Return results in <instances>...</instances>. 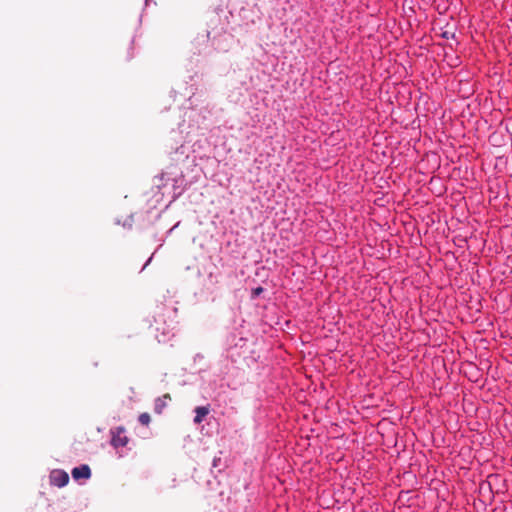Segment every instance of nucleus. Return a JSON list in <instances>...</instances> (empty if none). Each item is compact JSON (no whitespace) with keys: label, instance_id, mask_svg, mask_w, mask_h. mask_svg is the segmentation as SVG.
Segmentation results:
<instances>
[{"label":"nucleus","instance_id":"obj_9","mask_svg":"<svg viewBox=\"0 0 512 512\" xmlns=\"http://www.w3.org/2000/svg\"><path fill=\"white\" fill-rule=\"evenodd\" d=\"M218 464V461L214 460L213 466H216Z\"/></svg>","mask_w":512,"mask_h":512},{"label":"nucleus","instance_id":"obj_3","mask_svg":"<svg viewBox=\"0 0 512 512\" xmlns=\"http://www.w3.org/2000/svg\"><path fill=\"white\" fill-rule=\"evenodd\" d=\"M72 477L75 480L88 479L91 477V470L88 465H81L72 470Z\"/></svg>","mask_w":512,"mask_h":512},{"label":"nucleus","instance_id":"obj_8","mask_svg":"<svg viewBox=\"0 0 512 512\" xmlns=\"http://www.w3.org/2000/svg\"><path fill=\"white\" fill-rule=\"evenodd\" d=\"M218 464V461L214 460L213 466H216Z\"/></svg>","mask_w":512,"mask_h":512},{"label":"nucleus","instance_id":"obj_7","mask_svg":"<svg viewBox=\"0 0 512 512\" xmlns=\"http://www.w3.org/2000/svg\"><path fill=\"white\" fill-rule=\"evenodd\" d=\"M263 292V288L262 287H257L253 290L252 294L254 297H257L259 296L261 293Z\"/></svg>","mask_w":512,"mask_h":512},{"label":"nucleus","instance_id":"obj_6","mask_svg":"<svg viewBox=\"0 0 512 512\" xmlns=\"http://www.w3.org/2000/svg\"><path fill=\"white\" fill-rule=\"evenodd\" d=\"M138 420L142 425L148 426L151 422V417L148 413L144 412L139 415Z\"/></svg>","mask_w":512,"mask_h":512},{"label":"nucleus","instance_id":"obj_2","mask_svg":"<svg viewBox=\"0 0 512 512\" xmlns=\"http://www.w3.org/2000/svg\"><path fill=\"white\" fill-rule=\"evenodd\" d=\"M112 439L111 444L118 448L124 447L128 443V437L125 435L124 427H117L116 429L111 431Z\"/></svg>","mask_w":512,"mask_h":512},{"label":"nucleus","instance_id":"obj_1","mask_svg":"<svg viewBox=\"0 0 512 512\" xmlns=\"http://www.w3.org/2000/svg\"><path fill=\"white\" fill-rule=\"evenodd\" d=\"M49 479L51 485L61 488L69 482V475L63 470H53Z\"/></svg>","mask_w":512,"mask_h":512},{"label":"nucleus","instance_id":"obj_4","mask_svg":"<svg viewBox=\"0 0 512 512\" xmlns=\"http://www.w3.org/2000/svg\"><path fill=\"white\" fill-rule=\"evenodd\" d=\"M171 400L170 394L166 393L162 397H158L154 403V411L157 414H161L167 406V401Z\"/></svg>","mask_w":512,"mask_h":512},{"label":"nucleus","instance_id":"obj_5","mask_svg":"<svg viewBox=\"0 0 512 512\" xmlns=\"http://www.w3.org/2000/svg\"><path fill=\"white\" fill-rule=\"evenodd\" d=\"M210 408L209 406H198L195 408V417L194 423L200 424L203 419L209 414Z\"/></svg>","mask_w":512,"mask_h":512}]
</instances>
